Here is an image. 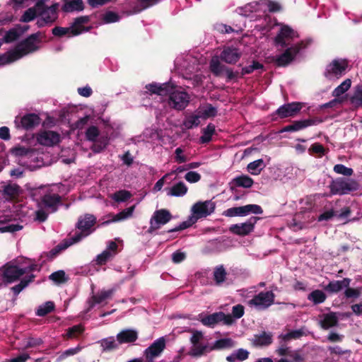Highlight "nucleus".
Returning a JSON list of instances; mask_svg holds the SVG:
<instances>
[{
	"instance_id": "nucleus-1",
	"label": "nucleus",
	"mask_w": 362,
	"mask_h": 362,
	"mask_svg": "<svg viewBox=\"0 0 362 362\" xmlns=\"http://www.w3.org/2000/svg\"><path fill=\"white\" fill-rule=\"evenodd\" d=\"M40 35V33L30 35L18 43L14 49L0 55V65L11 64L36 51L38 49L37 43Z\"/></svg>"
},
{
	"instance_id": "nucleus-2",
	"label": "nucleus",
	"mask_w": 362,
	"mask_h": 362,
	"mask_svg": "<svg viewBox=\"0 0 362 362\" xmlns=\"http://www.w3.org/2000/svg\"><path fill=\"white\" fill-rule=\"evenodd\" d=\"M215 205H211L210 209L208 205H192L191 211L192 214L188 217L187 220L182 221L180 224L173 228L168 230V233H173L180 231L191 227L199 218H205L214 212Z\"/></svg>"
},
{
	"instance_id": "nucleus-3",
	"label": "nucleus",
	"mask_w": 362,
	"mask_h": 362,
	"mask_svg": "<svg viewBox=\"0 0 362 362\" xmlns=\"http://www.w3.org/2000/svg\"><path fill=\"white\" fill-rule=\"evenodd\" d=\"M58 187L54 185L51 187H41L31 191L30 195L33 201L37 204H61L62 197L57 194Z\"/></svg>"
},
{
	"instance_id": "nucleus-4",
	"label": "nucleus",
	"mask_w": 362,
	"mask_h": 362,
	"mask_svg": "<svg viewBox=\"0 0 362 362\" xmlns=\"http://www.w3.org/2000/svg\"><path fill=\"white\" fill-rule=\"evenodd\" d=\"M25 274V271L20 268L15 260L8 262L0 267V287L3 283L5 284H12L17 281Z\"/></svg>"
},
{
	"instance_id": "nucleus-5",
	"label": "nucleus",
	"mask_w": 362,
	"mask_h": 362,
	"mask_svg": "<svg viewBox=\"0 0 362 362\" xmlns=\"http://www.w3.org/2000/svg\"><path fill=\"white\" fill-rule=\"evenodd\" d=\"M360 187L359 183L351 178L339 177L332 180L329 189L332 194L344 195L358 190Z\"/></svg>"
},
{
	"instance_id": "nucleus-6",
	"label": "nucleus",
	"mask_w": 362,
	"mask_h": 362,
	"mask_svg": "<svg viewBox=\"0 0 362 362\" xmlns=\"http://www.w3.org/2000/svg\"><path fill=\"white\" fill-rule=\"evenodd\" d=\"M198 320L206 327H214L219 322L225 325H232L235 323L234 320L230 314H225L223 312H216L210 315H205L204 313L198 315Z\"/></svg>"
},
{
	"instance_id": "nucleus-7",
	"label": "nucleus",
	"mask_w": 362,
	"mask_h": 362,
	"mask_svg": "<svg viewBox=\"0 0 362 362\" xmlns=\"http://www.w3.org/2000/svg\"><path fill=\"white\" fill-rule=\"evenodd\" d=\"M209 69L215 76L219 77L225 74L227 81H236L240 77V72L238 71H234L231 68L222 64L218 57H212L209 63Z\"/></svg>"
},
{
	"instance_id": "nucleus-8",
	"label": "nucleus",
	"mask_w": 362,
	"mask_h": 362,
	"mask_svg": "<svg viewBox=\"0 0 362 362\" xmlns=\"http://www.w3.org/2000/svg\"><path fill=\"white\" fill-rule=\"evenodd\" d=\"M305 48L303 42L287 47V49L283 53L275 56L274 62L279 66H286L297 58Z\"/></svg>"
},
{
	"instance_id": "nucleus-9",
	"label": "nucleus",
	"mask_w": 362,
	"mask_h": 362,
	"mask_svg": "<svg viewBox=\"0 0 362 362\" xmlns=\"http://www.w3.org/2000/svg\"><path fill=\"white\" fill-rule=\"evenodd\" d=\"M172 218L173 215L169 210L165 209L156 210L150 218V226L147 230V233L152 234L170 222Z\"/></svg>"
},
{
	"instance_id": "nucleus-10",
	"label": "nucleus",
	"mask_w": 362,
	"mask_h": 362,
	"mask_svg": "<svg viewBox=\"0 0 362 362\" xmlns=\"http://www.w3.org/2000/svg\"><path fill=\"white\" fill-rule=\"evenodd\" d=\"M180 72L185 79L193 80L192 84L195 85L198 83L199 77L198 75L194 74L199 69V64L197 59L191 56H187L180 64Z\"/></svg>"
},
{
	"instance_id": "nucleus-11",
	"label": "nucleus",
	"mask_w": 362,
	"mask_h": 362,
	"mask_svg": "<svg viewBox=\"0 0 362 362\" xmlns=\"http://www.w3.org/2000/svg\"><path fill=\"white\" fill-rule=\"evenodd\" d=\"M298 37L296 30L287 25H283L274 37V43L277 47L284 48L293 45V41Z\"/></svg>"
},
{
	"instance_id": "nucleus-12",
	"label": "nucleus",
	"mask_w": 362,
	"mask_h": 362,
	"mask_svg": "<svg viewBox=\"0 0 362 362\" xmlns=\"http://www.w3.org/2000/svg\"><path fill=\"white\" fill-rule=\"evenodd\" d=\"M274 298L275 295L272 291H261L248 301V305L255 307L259 310H266L274 304Z\"/></svg>"
},
{
	"instance_id": "nucleus-13",
	"label": "nucleus",
	"mask_w": 362,
	"mask_h": 362,
	"mask_svg": "<svg viewBox=\"0 0 362 362\" xmlns=\"http://www.w3.org/2000/svg\"><path fill=\"white\" fill-rule=\"evenodd\" d=\"M168 105L176 110H182L188 105L190 100L189 94L185 91L171 90L168 92Z\"/></svg>"
},
{
	"instance_id": "nucleus-14",
	"label": "nucleus",
	"mask_w": 362,
	"mask_h": 362,
	"mask_svg": "<svg viewBox=\"0 0 362 362\" xmlns=\"http://www.w3.org/2000/svg\"><path fill=\"white\" fill-rule=\"evenodd\" d=\"M347 68L348 62L346 59H334L327 66L325 76L329 79L338 78L345 74Z\"/></svg>"
},
{
	"instance_id": "nucleus-15",
	"label": "nucleus",
	"mask_w": 362,
	"mask_h": 362,
	"mask_svg": "<svg viewBox=\"0 0 362 362\" xmlns=\"http://www.w3.org/2000/svg\"><path fill=\"white\" fill-rule=\"evenodd\" d=\"M36 8L38 10V16H40L37 22L39 27H42L47 23H52L57 19V5L47 7L44 3L42 7L36 6Z\"/></svg>"
},
{
	"instance_id": "nucleus-16",
	"label": "nucleus",
	"mask_w": 362,
	"mask_h": 362,
	"mask_svg": "<svg viewBox=\"0 0 362 362\" xmlns=\"http://www.w3.org/2000/svg\"><path fill=\"white\" fill-rule=\"evenodd\" d=\"M96 223V217L92 214H86L84 216H81L76 224V228L80 230V232H76L74 235L81 234V239L92 233L91 228Z\"/></svg>"
},
{
	"instance_id": "nucleus-17",
	"label": "nucleus",
	"mask_w": 362,
	"mask_h": 362,
	"mask_svg": "<svg viewBox=\"0 0 362 362\" xmlns=\"http://www.w3.org/2000/svg\"><path fill=\"white\" fill-rule=\"evenodd\" d=\"M259 219V217L252 216L245 223L231 225L229 231L239 236L247 235L254 230L255 225Z\"/></svg>"
},
{
	"instance_id": "nucleus-18",
	"label": "nucleus",
	"mask_w": 362,
	"mask_h": 362,
	"mask_svg": "<svg viewBox=\"0 0 362 362\" xmlns=\"http://www.w3.org/2000/svg\"><path fill=\"white\" fill-rule=\"evenodd\" d=\"M14 122L17 128L29 130L33 129L40 124V118L37 114L28 113L23 117L17 116Z\"/></svg>"
},
{
	"instance_id": "nucleus-19",
	"label": "nucleus",
	"mask_w": 362,
	"mask_h": 362,
	"mask_svg": "<svg viewBox=\"0 0 362 362\" xmlns=\"http://www.w3.org/2000/svg\"><path fill=\"white\" fill-rule=\"evenodd\" d=\"M302 109L300 103L293 102L281 105L274 112V117L277 115L280 119H284L296 115Z\"/></svg>"
},
{
	"instance_id": "nucleus-20",
	"label": "nucleus",
	"mask_w": 362,
	"mask_h": 362,
	"mask_svg": "<svg viewBox=\"0 0 362 362\" xmlns=\"http://www.w3.org/2000/svg\"><path fill=\"white\" fill-rule=\"evenodd\" d=\"M37 143L46 146H52L59 143L60 135L54 131H42L36 134Z\"/></svg>"
},
{
	"instance_id": "nucleus-21",
	"label": "nucleus",
	"mask_w": 362,
	"mask_h": 362,
	"mask_svg": "<svg viewBox=\"0 0 362 362\" xmlns=\"http://www.w3.org/2000/svg\"><path fill=\"white\" fill-rule=\"evenodd\" d=\"M135 206L136 205H132L131 206L122 210L115 215L113 214H109L107 216L109 218L104 220L98 225V226H107L113 222H120L132 218L135 210Z\"/></svg>"
},
{
	"instance_id": "nucleus-22",
	"label": "nucleus",
	"mask_w": 362,
	"mask_h": 362,
	"mask_svg": "<svg viewBox=\"0 0 362 362\" xmlns=\"http://www.w3.org/2000/svg\"><path fill=\"white\" fill-rule=\"evenodd\" d=\"M242 53L240 49L233 46L224 47L220 54L219 58L221 61L229 64H235L240 59Z\"/></svg>"
},
{
	"instance_id": "nucleus-23",
	"label": "nucleus",
	"mask_w": 362,
	"mask_h": 362,
	"mask_svg": "<svg viewBox=\"0 0 362 362\" xmlns=\"http://www.w3.org/2000/svg\"><path fill=\"white\" fill-rule=\"evenodd\" d=\"M351 211L349 207H344L341 209L340 213H338V211L334 210L333 209H330L322 211L318 216L317 220L319 222L328 221L335 216H337L339 218H346L349 216Z\"/></svg>"
},
{
	"instance_id": "nucleus-24",
	"label": "nucleus",
	"mask_w": 362,
	"mask_h": 362,
	"mask_svg": "<svg viewBox=\"0 0 362 362\" xmlns=\"http://www.w3.org/2000/svg\"><path fill=\"white\" fill-rule=\"evenodd\" d=\"M176 86L171 81L163 83L162 84L153 83L146 86V88L151 94H157L159 95H165L175 89Z\"/></svg>"
},
{
	"instance_id": "nucleus-25",
	"label": "nucleus",
	"mask_w": 362,
	"mask_h": 362,
	"mask_svg": "<svg viewBox=\"0 0 362 362\" xmlns=\"http://www.w3.org/2000/svg\"><path fill=\"white\" fill-rule=\"evenodd\" d=\"M318 122H320V121H316V120L312 119L294 121L293 122V124L284 127L281 130V132H297V131L303 129L308 127H310L311 125H315Z\"/></svg>"
},
{
	"instance_id": "nucleus-26",
	"label": "nucleus",
	"mask_w": 362,
	"mask_h": 362,
	"mask_svg": "<svg viewBox=\"0 0 362 362\" xmlns=\"http://www.w3.org/2000/svg\"><path fill=\"white\" fill-rule=\"evenodd\" d=\"M81 240V234H78L77 235H73L70 237L69 239H66L64 240V243H61L57 245L56 247H54L53 249H52L47 256L48 257L52 259L55 257L62 250L66 249L71 245L78 243Z\"/></svg>"
},
{
	"instance_id": "nucleus-27",
	"label": "nucleus",
	"mask_w": 362,
	"mask_h": 362,
	"mask_svg": "<svg viewBox=\"0 0 362 362\" xmlns=\"http://www.w3.org/2000/svg\"><path fill=\"white\" fill-rule=\"evenodd\" d=\"M23 165L30 170L40 167L42 165V160L40 158L39 152L35 149H30L26 160L23 161Z\"/></svg>"
},
{
	"instance_id": "nucleus-28",
	"label": "nucleus",
	"mask_w": 362,
	"mask_h": 362,
	"mask_svg": "<svg viewBox=\"0 0 362 362\" xmlns=\"http://www.w3.org/2000/svg\"><path fill=\"white\" fill-rule=\"evenodd\" d=\"M115 291V288L102 290L97 294L93 295L90 300L89 309L93 308L95 304H100L107 299H111Z\"/></svg>"
},
{
	"instance_id": "nucleus-29",
	"label": "nucleus",
	"mask_w": 362,
	"mask_h": 362,
	"mask_svg": "<svg viewBox=\"0 0 362 362\" xmlns=\"http://www.w3.org/2000/svg\"><path fill=\"white\" fill-rule=\"evenodd\" d=\"M137 339L138 333L133 329H124L117 334V341L119 344L132 343Z\"/></svg>"
},
{
	"instance_id": "nucleus-30",
	"label": "nucleus",
	"mask_w": 362,
	"mask_h": 362,
	"mask_svg": "<svg viewBox=\"0 0 362 362\" xmlns=\"http://www.w3.org/2000/svg\"><path fill=\"white\" fill-rule=\"evenodd\" d=\"M267 160L265 161L263 158H259L250 162L247 165V171L253 175H259L262 170L265 168L267 164L269 162L270 158H267Z\"/></svg>"
},
{
	"instance_id": "nucleus-31",
	"label": "nucleus",
	"mask_w": 362,
	"mask_h": 362,
	"mask_svg": "<svg viewBox=\"0 0 362 362\" xmlns=\"http://www.w3.org/2000/svg\"><path fill=\"white\" fill-rule=\"evenodd\" d=\"M253 183V180L249 175H240L233 178L230 184L233 187L250 188Z\"/></svg>"
},
{
	"instance_id": "nucleus-32",
	"label": "nucleus",
	"mask_w": 362,
	"mask_h": 362,
	"mask_svg": "<svg viewBox=\"0 0 362 362\" xmlns=\"http://www.w3.org/2000/svg\"><path fill=\"white\" fill-rule=\"evenodd\" d=\"M201 117V119H206L210 117H214L217 115V109L211 104L206 103L203 106H200L196 111Z\"/></svg>"
},
{
	"instance_id": "nucleus-33",
	"label": "nucleus",
	"mask_w": 362,
	"mask_h": 362,
	"mask_svg": "<svg viewBox=\"0 0 362 362\" xmlns=\"http://www.w3.org/2000/svg\"><path fill=\"white\" fill-rule=\"evenodd\" d=\"M52 33L54 36L63 37L67 35L70 36H76L81 34L82 31L76 28H73L71 25L70 28H63L59 26L54 27L52 29Z\"/></svg>"
},
{
	"instance_id": "nucleus-34",
	"label": "nucleus",
	"mask_w": 362,
	"mask_h": 362,
	"mask_svg": "<svg viewBox=\"0 0 362 362\" xmlns=\"http://www.w3.org/2000/svg\"><path fill=\"white\" fill-rule=\"evenodd\" d=\"M338 322L339 320L336 313L330 312L323 315V319L320 322V324L322 329H328L337 326Z\"/></svg>"
},
{
	"instance_id": "nucleus-35",
	"label": "nucleus",
	"mask_w": 362,
	"mask_h": 362,
	"mask_svg": "<svg viewBox=\"0 0 362 362\" xmlns=\"http://www.w3.org/2000/svg\"><path fill=\"white\" fill-rule=\"evenodd\" d=\"M165 190L168 196L182 197L187 193V187L184 182H179L171 187L167 188Z\"/></svg>"
},
{
	"instance_id": "nucleus-36",
	"label": "nucleus",
	"mask_w": 362,
	"mask_h": 362,
	"mask_svg": "<svg viewBox=\"0 0 362 362\" xmlns=\"http://www.w3.org/2000/svg\"><path fill=\"white\" fill-rule=\"evenodd\" d=\"M84 9V4L82 0H72L66 2L62 6V11L66 13L74 11H82Z\"/></svg>"
},
{
	"instance_id": "nucleus-37",
	"label": "nucleus",
	"mask_w": 362,
	"mask_h": 362,
	"mask_svg": "<svg viewBox=\"0 0 362 362\" xmlns=\"http://www.w3.org/2000/svg\"><path fill=\"white\" fill-rule=\"evenodd\" d=\"M35 278V274H30L21 279L19 284L11 287V291L15 296H18L30 283L33 282Z\"/></svg>"
},
{
	"instance_id": "nucleus-38",
	"label": "nucleus",
	"mask_w": 362,
	"mask_h": 362,
	"mask_svg": "<svg viewBox=\"0 0 362 362\" xmlns=\"http://www.w3.org/2000/svg\"><path fill=\"white\" fill-rule=\"evenodd\" d=\"M216 127L214 124L209 123L202 129V135L199 138L201 144L209 143L212 139V136L215 133Z\"/></svg>"
},
{
	"instance_id": "nucleus-39",
	"label": "nucleus",
	"mask_w": 362,
	"mask_h": 362,
	"mask_svg": "<svg viewBox=\"0 0 362 362\" xmlns=\"http://www.w3.org/2000/svg\"><path fill=\"white\" fill-rule=\"evenodd\" d=\"M253 342L256 346H268L272 343V335L266 332H263L260 334H255Z\"/></svg>"
},
{
	"instance_id": "nucleus-40",
	"label": "nucleus",
	"mask_w": 362,
	"mask_h": 362,
	"mask_svg": "<svg viewBox=\"0 0 362 362\" xmlns=\"http://www.w3.org/2000/svg\"><path fill=\"white\" fill-rule=\"evenodd\" d=\"M260 6L261 4L259 2H252L244 6L238 7L237 11L242 16H248L251 13L259 11Z\"/></svg>"
},
{
	"instance_id": "nucleus-41",
	"label": "nucleus",
	"mask_w": 362,
	"mask_h": 362,
	"mask_svg": "<svg viewBox=\"0 0 362 362\" xmlns=\"http://www.w3.org/2000/svg\"><path fill=\"white\" fill-rule=\"evenodd\" d=\"M200 119L201 117L197 112L186 116L183 120V126L187 129H191L194 127H197L200 124Z\"/></svg>"
},
{
	"instance_id": "nucleus-42",
	"label": "nucleus",
	"mask_w": 362,
	"mask_h": 362,
	"mask_svg": "<svg viewBox=\"0 0 362 362\" xmlns=\"http://www.w3.org/2000/svg\"><path fill=\"white\" fill-rule=\"evenodd\" d=\"M21 35V31L19 29L15 28L10 29L5 33L3 39L0 40V47L3 42L10 43L18 40Z\"/></svg>"
},
{
	"instance_id": "nucleus-43",
	"label": "nucleus",
	"mask_w": 362,
	"mask_h": 362,
	"mask_svg": "<svg viewBox=\"0 0 362 362\" xmlns=\"http://www.w3.org/2000/svg\"><path fill=\"white\" fill-rule=\"evenodd\" d=\"M234 346V341L230 338H223L216 340L210 350H221L229 349Z\"/></svg>"
},
{
	"instance_id": "nucleus-44",
	"label": "nucleus",
	"mask_w": 362,
	"mask_h": 362,
	"mask_svg": "<svg viewBox=\"0 0 362 362\" xmlns=\"http://www.w3.org/2000/svg\"><path fill=\"white\" fill-rule=\"evenodd\" d=\"M247 209L245 205L239 207H233L227 209L223 213V215L228 217L245 216H247Z\"/></svg>"
},
{
	"instance_id": "nucleus-45",
	"label": "nucleus",
	"mask_w": 362,
	"mask_h": 362,
	"mask_svg": "<svg viewBox=\"0 0 362 362\" xmlns=\"http://www.w3.org/2000/svg\"><path fill=\"white\" fill-rule=\"evenodd\" d=\"M227 272L223 265L218 266L214 269V279L216 284L220 285L223 283L226 279Z\"/></svg>"
},
{
	"instance_id": "nucleus-46",
	"label": "nucleus",
	"mask_w": 362,
	"mask_h": 362,
	"mask_svg": "<svg viewBox=\"0 0 362 362\" xmlns=\"http://www.w3.org/2000/svg\"><path fill=\"white\" fill-rule=\"evenodd\" d=\"M20 191V187L16 184H8L4 187L3 194L4 196L13 199L15 198Z\"/></svg>"
},
{
	"instance_id": "nucleus-47",
	"label": "nucleus",
	"mask_w": 362,
	"mask_h": 362,
	"mask_svg": "<svg viewBox=\"0 0 362 362\" xmlns=\"http://www.w3.org/2000/svg\"><path fill=\"white\" fill-rule=\"evenodd\" d=\"M326 298L327 296L325 293L320 290H315L312 291L308 296V299L313 301L315 305L325 302Z\"/></svg>"
},
{
	"instance_id": "nucleus-48",
	"label": "nucleus",
	"mask_w": 362,
	"mask_h": 362,
	"mask_svg": "<svg viewBox=\"0 0 362 362\" xmlns=\"http://www.w3.org/2000/svg\"><path fill=\"white\" fill-rule=\"evenodd\" d=\"M351 85V79L347 78L344 80L340 85L334 88L332 93V95L334 97H340L350 88Z\"/></svg>"
},
{
	"instance_id": "nucleus-49",
	"label": "nucleus",
	"mask_w": 362,
	"mask_h": 362,
	"mask_svg": "<svg viewBox=\"0 0 362 362\" xmlns=\"http://www.w3.org/2000/svg\"><path fill=\"white\" fill-rule=\"evenodd\" d=\"M263 69H264V66L262 64L259 63L257 61L254 60V61H252V64L245 66L242 68V70L240 71V77H243L247 74H250L255 70H258V69L262 70Z\"/></svg>"
},
{
	"instance_id": "nucleus-50",
	"label": "nucleus",
	"mask_w": 362,
	"mask_h": 362,
	"mask_svg": "<svg viewBox=\"0 0 362 362\" xmlns=\"http://www.w3.org/2000/svg\"><path fill=\"white\" fill-rule=\"evenodd\" d=\"M55 305L52 301H47L39 306L36 311V315L43 317L54 310Z\"/></svg>"
},
{
	"instance_id": "nucleus-51",
	"label": "nucleus",
	"mask_w": 362,
	"mask_h": 362,
	"mask_svg": "<svg viewBox=\"0 0 362 362\" xmlns=\"http://www.w3.org/2000/svg\"><path fill=\"white\" fill-rule=\"evenodd\" d=\"M362 293V287L348 288H346L344 295L346 299H357Z\"/></svg>"
},
{
	"instance_id": "nucleus-52",
	"label": "nucleus",
	"mask_w": 362,
	"mask_h": 362,
	"mask_svg": "<svg viewBox=\"0 0 362 362\" xmlns=\"http://www.w3.org/2000/svg\"><path fill=\"white\" fill-rule=\"evenodd\" d=\"M38 16V10L36 8V4L33 8H30L26 10L21 16V21L25 23H28L34 20Z\"/></svg>"
},
{
	"instance_id": "nucleus-53",
	"label": "nucleus",
	"mask_w": 362,
	"mask_h": 362,
	"mask_svg": "<svg viewBox=\"0 0 362 362\" xmlns=\"http://www.w3.org/2000/svg\"><path fill=\"white\" fill-rule=\"evenodd\" d=\"M119 344L116 343L113 337H110L101 340V346L103 347V351H111L116 349L118 348Z\"/></svg>"
},
{
	"instance_id": "nucleus-54",
	"label": "nucleus",
	"mask_w": 362,
	"mask_h": 362,
	"mask_svg": "<svg viewBox=\"0 0 362 362\" xmlns=\"http://www.w3.org/2000/svg\"><path fill=\"white\" fill-rule=\"evenodd\" d=\"M131 197L132 194L125 189L119 190L112 194V199L117 202H127Z\"/></svg>"
},
{
	"instance_id": "nucleus-55",
	"label": "nucleus",
	"mask_w": 362,
	"mask_h": 362,
	"mask_svg": "<svg viewBox=\"0 0 362 362\" xmlns=\"http://www.w3.org/2000/svg\"><path fill=\"white\" fill-rule=\"evenodd\" d=\"M49 279L57 284H63L67 281L66 274L63 270H58L52 273L49 275Z\"/></svg>"
},
{
	"instance_id": "nucleus-56",
	"label": "nucleus",
	"mask_w": 362,
	"mask_h": 362,
	"mask_svg": "<svg viewBox=\"0 0 362 362\" xmlns=\"http://www.w3.org/2000/svg\"><path fill=\"white\" fill-rule=\"evenodd\" d=\"M350 102L355 107H362V88L358 87L356 89L350 98Z\"/></svg>"
},
{
	"instance_id": "nucleus-57",
	"label": "nucleus",
	"mask_w": 362,
	"mask_h": 362,
	"mask_svg": "<svg viewBox=\"0 0 362 362\" xmlns=\"http://www.w3.org/2000/svg\"><path fill=\"white\" fill-rule=\"evenodd\" d=\"M30 149L31 148H25L24 146H18L13 148L11 151L16 156L21 158V162L23 163V161L26 160V157L28 156V153Z\"/></svg>"
},
{
	"instance_id": "nucleus-58",
	"label": "nucleus",
	"mask_w": 362,
	"mask_h": 362,
	"mask_svg": "<svg viewBox=\"0 0 362 362\" xmlns=\"http://www.w3.org/2000/svg\"><path fill=\"white\" fill-rule=\"evenodd\" d=\"M84 331V327L81 325H74L66 330L67 338H76L81 334Z\"/></svg>"
},
{
	"instance_id": "nucleus-59",
	"label": "nucleus",
	"mask_w": 362,
	"mask_h": 362,
	"mask_svg": "<svg viewBox=\"0 0 362 362\" xmlns=\"http://www.w3.org/2000/svg\"><path fill=\"white\" fill-rule=\"evenodd\" d=\"M342 289L341 282L339 280L329 281V284L325 286V290L329 293H337Z\"/></svg>"
},
{
	"instance_id": "nucleus-60",
	"label": "nucleus",
	"mask_w": 362,
	"mask_h": 362,
	"mask_svg": "<svg viewBox=\"0 0 362 362\" xmlns=\"http://www.w3.org/2000/svg\"><path fill=\"white\" fill-rule=\"evenodd\" d=\"M326 152L324 146L320 143H315L308 148V153L310 155L317 154L319 157H322Z\"/></svg>"
},
{
	"instance_id": "nucleus-61",
	"label": "nucleus",
	"mask_w": 362,
	"mask_h": 362,
	"mask_svg": "<svg viewBox=\"0 0 362 362\" xmlns=\"http://www.w3.org/2000/svg\"><path fill=\"white\" fill-rule=\"evenodd\" d=\"M113 256H114V254H112L110 251L104 250L102 253L99 254L96 257L97 264L100 265V266L105 264L107 263V262L108 260H110V259L111 257H112Z\"/></svg>"
},
{
	"instance_id": "nucleus-62",
	"label": "nucleus",
	"mask_w": 362,
	"mask_h": 362,
	"mask_svg": "<svg viewBox=\"0 0 362 362\" xmlns=\"http://www.w3.org/2000/svg\"><path fill=\"white\" fill-rule=\"evenodd\" d=\"M99 136V130L97 127L91 126L86 131V138L88 141H95Z\"/></svg>"
},
{
	"instance_id": "nucleus-63",
	"label": "nucleus",
	"mask_w": 362,
	"mask_h": 362,
	"mask_svg": "<svg viewBox=\"0 0 362 362\" xmlns=\"http://www.w3.org/2000/svg\"><path fill=\"white\" fill-rule=\"evenodd\" d=\"M334 171L340 175L351 176L354 170L351 168H348L343 164H337L334 166Z\"/></svg>"
},
{
	"instance_id": "nucleus-64",
	"label": "nucleus",
	"mask_w": 362,
	"mask_h": 362,
	"mask_svg": "<svg viewBox=\"0 0 362 362\" xmlns=\"http://www.w3.org/2000/svg\"><path fill=\"white\" fill-rule=\"evenodd\" d=\"M120 19L119 16L113 11H107L103 16V21L105 23H112L119 21Z\"/></svg>"
}]
</instances>
